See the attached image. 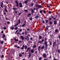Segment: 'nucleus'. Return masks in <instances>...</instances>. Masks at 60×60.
<instances>
[{
    "label": "nucleus",
    "instance_id": "obj_3",
    "mask_svg": "<svg viewBox=\"0 0 60 60\" xmlns=\"http://www.w3.org/2000/svg\"><path fill=\"white\" fill-rule=\"evenodd\" d=\"M43 56L44 58H46L47 57V56H46V54L44 53L43 55Z\"/></svg>",
    "mask_w": 60,
    "mask_h": 60
},
{
    "label": "nucleus",
    "instance_id": "obj_30",
    "mask_svg": "<svg viewBox=\"0 0 60 60\" xmlns=\"http://www.w3.org/2000/svg\"><path fill=\"white\" fill-rule=\"evenodd\" d=\"M31 7L33 6H34V3H32L31 4Z\"/></svg>",
    "mask_w": 60,
    "mask_h": 60
},
{
    "label": "nucleus",
    "instance_id": "obj_29",
    "mask_svg": "<svg viewBox=\"0 0 60 60\" xmlns=\"http://www.w3.org/2000/svg\"><path fill=\"white\" fill-rule=\"evenodd\" d=\"M49 24L50 25H51V24H52V22L51 21H49Z\"/></svg>",
    "mask_w": 60,
    "mask_h": 60
},
{
    "label": "nucleus",
    "instance_id": "obj_38",
    "mask_svg": "<svg viewBox=\"0 0 60 60\" xmlns=\"http://www.w3.org/2000/svg\"><path fill=\"white\" fill-rule=\"evenodd\" d=\"M5 37V34H3V36L2 37V38H4Z\"/></svg>",
    "mask_w": 60,
    "mask_h": 60
},
{
    "label": "nucleus",
    "instance_id": "obj_9",
    "mask_svg": "<svg viewBox=\"0 0 60 60\" xmlns=\"http://www.w3.org/2000/svg\"><path fill=\"white\" fill-rule=\"evenodd\" d=\"M29 54L28 55L29 57H31V52H29Z\"/></svg>",
    "mask_w": 60,
    "mask_h": 60
},
{
    "label": "nucleus",
    "instance_id": "obj_35",
    "mask_svg": "<svg viewBox=\"0 0 60 60\" xmlns=\"http://www.w3.org/2000/svg\"><path fill=\"white\" fill-rule=\"evenodd\" d=\"M24 11H25V12H28V11H27L26 10L24 9Z\"/></svg>",
    "mask_w": 60,
    "mask_h": 60
},
{
    "label": "nucleus",
    "instance_id": "obj_46",
    "mask_svg": "<svg viewBox=\"0 0 60 60\" xmlns=\"http://www.w3.org/2000/svg\"><path fill=\"white\" fill-rule=\"evenodd\" d=\"M30 20L31 21H32V20L33 19V18H32L31 17L30 19Z\"/></svg>",
    "mask_w": 60,
    "mask_h": 60
},
{
    "label": "nucleus",
    "instance_id": "obj_50",
    "mask_svg": "<svg viewBox=\"0 0 60 60\" xmlns=\"http://www.w3.org/2000/svg\"><path fill=\"white\" fill-rule=\"evenodd\" d=\"M1 58H3L4 57V55H1Z\"/></svg>",
    "mask_w": 60,
    "mask_h": 60
},
{
    "label": "nucleus",
    "instance_id": "obj_18",
    "mask_svg": "<svg viewBox=\"0 0 60 60\" xmlns=\"http://www.w3.org/2000/svg\"><path fill=\"white\" fill-rule=\"evenodd\" d=\"M24 48L25 49V50H26V49H27V46L26 45H25V46Z\"/></svg>",
    "mask_w": 60,
    "mask_h": 60
},
{
    "label": "nucleus",
    "instance_id": "obj_60",
    "mask_svg": "<svg viewBox=\"0 0 60 60\" xmlns=\"http://www.w3.org/2000/svg\"><path fill=\"white\" fill-rule=\"evenodd\" d=\"M19 4H20V5H22V3H20V2L19 3Z\"/></svg>",
    "mask_w": 60,
    "mask_h": 60
},
{
    "label": "nucleus",
    "instance_id": "obj_11",
    "mask_svg": "<svg viewBox=\"0 0 60 60\" xmlns=\"http://www.w3.org/2000/svg\"><path fill=\"white\" fill-rule=\"evenodd\" d=\"M25 39H26V41H28L29 40V37H27V38H25Z\"/></svg>",
    "mask_w": 60,
    "mask_h": 60
},
{
    "label": "nucleus",
    "instance_id": "obj_40",
    "mask_svg": "<svg viewBox=\"0 0 60 60\" xmlns=\"http://www.w3.org/2000/svg\"><path fill=\"white\" fill-rule=\"evenodd\" d=\"M3 29H4V30H6V29H7L6 27H4Z\"/></svg>",
    "mask_w": 60,
    "mask_h": 60
},
{
    "label": "nucleus",
    "instance_id": "obj_2",
    "mask_svg": "<svg viewBox=\"0 0 60 60\" xmlns=\"http://www.w3.org/2000/svg\"><path fill=\"white\" fill-rule=\"evenodd\" d=\"M15 2L16 4V7H18L19 6V2H18V1H17V0H15Z\"/></svg>",
    "mask_w": 60,
    "mask_h": 60
},
{
    "label": "nucleus",
    "instance_id": "obj_43",
    "mask_svg": "<svg viewBox=\"0 0 60 60\" xmlns=\"http://www.w3.org/2000/svg\"><path fill=\"white\" fill-rule=\"evenodd\" d=\"M7 24H8V25L10 23V22L9 21H8L7 22Z\"/></svg>",
    "mask_w": 60,
    "mask_h": 60
},
{
    "label": "nucleus",
    "instance_id": "obj_64",
    "mask_svg": "<svg viewBox=\"0 0 60 60\" xmlns=\"http://www.w3.org/2000/svg\"><path fill=\"white\" fill-rule=\"evenodd\" d=\"M45 41H47V38H45Z\"/></svg>",
    "mask_w": 60,
    "mask_h": 60
},
{
    "label": "nucleus",
    "instance_id": "obj_52",
    "mask_svg": "<svg viewBox=\"0 0 60 60\" xmlns=\"http://www.w3.org/2000/svg\"><path fill=\"white\" fill-rule=\"evenodd\" d=\"M42 36L43 37L42 38H44V36H45V35H44V34H43L42 35Z\"/></svg>",
    "mask_w": 60,
    "mask_h": 60
},
{
    "label": "nucleus",
    "instance_id": "obj_62",
    "mask_svg": "<svg viewBox=\"0 0 60 60\" xmlns=\"http://www.w3.org/2000/svg\"><path fill=\"white\" fill-rule=\"evenodd\" d=\"M19 32H22V30L21 29L19 30Z\"/></svg>",
    "mask_w": 60,
    "mask_h": 60
},
{
    "label": "nucleus",
    "instance_id": "obj_58",
    "mask_svg": "<svg viewBox=\"0 0 60 60\" xmlns=\"http://www.w3.org/2000/svg\"><path fill=\"white\" fill-rule=\"evenodd\" d=\"M33 10L34 11H35V10H36V8H33Z\"/></svg>",
    "mask_w": 60,
    "mask_h": 60
},
{
    "label": "nucleus",
    "instance_id": "obj_36",
    "mask_svg": "<svg viewBox=\"0 0 60 60\" xmlns=\"http://www.w3.org/2000/svg\"><path fill=\"white\" fill-rule=\"evenodd\" d=\"M49 20H50V21H51V20L52 19V18L50 17L49 18Z\"/></svg>",
    "mask_w": 60,
    "mask_h": 60
},
{
    "label": "nucleus",
    "instance_id": "obj_41",
    "mask_svg": "<svg viewBox=\"0 0 60 60\" xmlns=\"http://www.w3.org/2000/svg\"><path fill=\"white\" fill-rule=\"evenodd\" d=\"M38 42L39 43H41V42H42V41H39Z\"/></svg>",
    "mask_w": 60,
    "mask_h": 60
},
{
    "label": "nucleus",
    "instance_id": "obj_13",
    "mask_svg": "<svg viewBox=\"0 0 60 60\" xmlns=\"http://www.w3.org/2000/svg\"><path fill=\"white\" fill-rule=\"evenodd\" d=\"M57 23V21H55L54 22V24H55V25H56V24Z\"/></svg>",
    "mask_w": 60,
    "mask_h": 60
},
{
    "label": "nucleus",
    "instance_id": "obj_19",
    "mask_svg": "<svg viewBox=\"0 0 60 60\" xmlns=\"http://www.w3.org/2000/svg\"><path fill=\"white\" fill-rule=\"evenodd\" d=\"M30 47H28L27 48V50L26 51V52H28V50L30 49Z\"/></svg>",
    "mask_w": 60,
    "mask_h": 60
},
{
    "label": "nucleus",
    "instance_id": "obj_7",
    "mask_svg": "<svg viewBox=\"0 0 60 60\" xmlns=\"http://www.w3.org/2000/svg\"><path fill=\"white\" fill-rule=\"evenodd\" d=\"M58 32V30L57 29H56L55 30V32L56 33H57Z\"/></svg>",
    "mask_w": 60,
    "mask_h": 60
},
{
    "label": "nucleus",
    "instance_id": "obj_34",
    "mask_svg": "<svg viewBox=\"0 0 60 60\" xmlns=\"http://www.w3.org/2000/svg\"><path fill=\"white\" fill-rule=\"evenodd\" d=\"M47 6L48 8H49L50 7V6L49 5V4H47Z\"/></svg>",
    "mask_w": 60,
    "mask_h": 60
},
{
    "label": "nucleus",
    "instance_id": "obj_56",
    "mask_svg": "<svg viewBox=\"0 0 60 60\" xmlns=\"http://www.w3.org/2000/svg\"><path fill=\"white\" fill-rule=\"evenodd\" d=\"M1 4L2 5H3V1H1Z\"/></svg>",
    "mask_w": 60,
    "mask_h": 60
},
{
    "label": "nucleus",
    "instance_id": "obj_22",
    "mask_svg": "<svg viewBox=\"0 0 60 60\" xmlns=\"http://www.w3.org/2000/svg\"><path fill=\"white\" fill-rule=\"evenodd\" d=\"M38 8H41V6L40 5H38Z\"/></svg>",
    "mask_w": 60,
    "mask_h": 60
},
{
    "label": "nucleus",
    "instance_id": "obj_24",
    "mask_svg": "<svg viewBox=\"0 0 60 60\" xmlns=\"http://www.w3.org/2000/svg\"><path fill=\"white\" fill-rule=\"evenodd\" d=\"M14 39L15 40V41H19V40L18 39H17L15 38Z\"/></svg>",
    "mask_w": 60,
    "mask_h": 60
},
{
    "label": "nucleus",
    "instance_id": "obj_21",
    "mask_svg": "<svg viewBox=\"0 0 60 60\" xmlns=\"http://www.w3.org/2000/svg\"><path fill=\"white\" fill-rule=\"evenodd\" d=\"M49 44H50V46L51 45H52V42L49 41Z\"/></svg>",
    "mask_w": 60,
    "mask_h": 60
},
{
    "label": "nucleus",
    "instance_id": "obj_14",
    "mask_svg": "<svg viewBox=\"0 0 60 60\" xmlns=\"http://www.w3.org/2000/svg\"><path fill=\"white\" fill-rule=\"evenodd\" d=\"M3 14L4 15H5V16H6V13L4 12V11H3Z\"/></svg>",
    "mask_w": 60,
    "mask_h": 60
},
{
    "label": "nucleus",
    "instance_id": "obj_63",
    "mask_svg": "<svg viewBox=\"0 0 60 60\" xmlns=\"http://www.w3.org/2000/svg\"><path fill=\"white\" fill-rule=\"evenodd\" d=\"M17 28H18V27H16L15 28V30H17Z\"/></svg>",
    "mask_w": 60,
    "mask_h": 60
},
{
    "label": "nucleus",
    "instance_id": "obj_25",
    "mask_svg": "<svg viewBox=\"0 0 60 60\" xmlns=\"http://www.w3.org/2000/svg\"><path fill=\"white\" fill-rule=\"evenodd\" d=\"M39 40H41L42 38V36H39Z\"/></svg>",
    "mask_w": 60,
    "mask_h": 60
},
{
    "label": "nucleus",
    "instance_id": "obj_33",
    "mask_svg": "<svg viewBox=\"0 0 60 60\" xmlns=\"http://www.w3.org/2000/svg\"><path fill=\"white\" fill-rule=\"evenodd\" d=\"M49 26H47L46 27V30H48L49 29Z\"/></svg>",
    "mask_w": 60,
    "mask_h": 60
},
{
    "label": "nucleus",
    "instance_id": "obj_59",
    "mask_svg": "<svg viewBox=\"0 0 60 60\" xmlns=\"http://www.w3.org/2000/svg\"><path fill=\"white\" fill-rule=\"evenodd\" d=\"M0 6L1 7H2V8H3V5H2V4H0Z\"/></svg>",
    "mask_w": 60,
    "mask_h": 60
},
{
    "label": "nucleus",
    "instance_id": "obj_16",
    "mask_svg": "<svg viewBox=\"0 0 60 60\" xmlns=\"http://www.w3.org/2000/svg\"><path fill=\"white\" fill-rule=\"evenodd\" d=\"M44 48H45V47L44 46H42V47H41V49L42 50L43 49H44Z\"/></svg>",
    "mask_w": 60,
    "mask_h": 60
},
{
    "label": "nucleus",
    "instance_id": "obj_32",
    "mask_svg": "<svg viewBox=\"0 0 60 60\" xmlns=\"http://www.w3.org/2000/svg\"><path fill=\"white\" fill-rule=\"evenodd\" d=\"M52 18L54 20H56V18L53 17V16H52Z\"/></svg>",
    "mask_w": 60,
    "mask_h": 60
},
{
    "label": "nucleus",
    "instance_id": "obj_49",
    "mask_svg": "<svg viewBox=\"0 0 60 60\" xmlns=\"http://www.w3.org/2000/svg\"><path fill=\"white\" fill-rule=\"evenodd\" d=\"M48 13H49V14H51V12L50 11H48Z\"/></svg>",
    "mask_w": 60,
    "mask_h": 60
},
{
    "label": "nucleus",
    "instance_id": "obj_27",
    "mask_svg": "<svg viewBox=\"0 0 60 60\" xmlns=\"http://www.w3.org/2000/svg\"><path fill=\"white\" fill-rule=\"evenodd\" d=\"M36 47V46L35 45H34L32 47V48H35Z\"/></svg>",
    "mask_w": 60,
    "mask_h": 60
},
{
    "label": "nucleus",
    "instance_id": "obj_10",
    "mask_svg": "<svg viewBox=\"0 0 60 60\" xmlns=\"http://www.w3.org/2000/svg\"><path fill=\"white\" fill-rule=\"evenodd\" d=\"M31 16V14L30 13H29L28 14V15H27V17H30V16Z\"/></svg>",
    "mask_w": 60,
    "mask_h": 60
},
{
    "label": "nucleus",
    "instance_id": "obj_55",
    "mask_svg": "<svg viewBox=\"0 0 60 60\" xmlns=\"http://www.w3.org/2000/svg\"><path fill=\"white\" fill-rule=\"evenodd\" d=\"M42 23H43V24H44V23H45V21L44 20L42 21Z\"/></svg>",
    "mask_w": 60,
    "mask_h": 60
},
{
    "label": "nucleus",
    "instance_id": "obj_20",
    "mask_svg": "<svg viewBox=\"0 0 60 60\" xmlns=\"http://www.w3.org/2000/svg\"><path fill=\"white\" fill-rule=\"evenodd\" d=\"M39 18V16L36 15L35 17V18L36 19H38Z\"/></svg>",
    "mask_w": 60,
    "mask_h": 60
},
{
    "label": "nucleus",
    "instance_id": "obj_6",
    "mask_svg": "<svg viewBox=\"0 0 60 60\" xmlns=\"http://www.w3.org/2000/svg\"><path fill=\"white\" fill-rule=\"evenodd\" d=\"M4 8H5V12H7V13H8V11L7 10V9L5 7Z\"/></svg>",
    "mask_w": 60,
    "mask_h": 60
},
{
    "label": "nucleus",
    "instance_id": "obj_54",
    "mask_svg": "<svg viewBox=\"0 0 60 60\" xmlns=\"http://www.w3.org/2000/svg\"><path fill=\"white\" fill-rule=\"evenodd\" d=\"M22 42V41H19L18 43V44H19L20 43V42Z\"/></svg>",
    "mask_w": 60,
    "mask_h": 60
},
{
    "label": "nucleus",
    "instance_id": "obj_12",
    "mask_svg": "<svg viewBox=\"0 0 60 60\" xmlns=\"http://www.w3.org/2000/svg\"><path fill=\"white\" fill-rule=\"evenodd\" d=\"M20 37H21V38L22 40H24V37H23V36H20Z\"/></svg>",
    "mask_w": 60,
    "mask_h": 60
},
{
    "label": "nucleus",
    "instance_id": "obj_51",
    "mask_svg": "<svg viewBox=\"0 0 60 60\" xmlns=\"http://www.w3.org/2000/svg\"><path fill=\"white\" fill-rule=\"evenodd\" d=\"M42 58L41 57H40V58H39V60H41Z\"/></svg>",
    "mask_w": 60,
    "mask_h": 60
},
{
    "label": "nucleus",
    "instance_id": "obj_61",
    "mask_svg": "<svg viewBox=\"0 0 60 60\" xmlns=\"http://www.w3.org/2000/svg\"><path fill=\"white\" fill-rule=\"evenodd\" d=\"M39 5H38V4H37V5H36V7H38V6Z\"/></svg>",
    "mask_w": 60,
    "mask_h": 60
},
{
    "label": "nucleus",
    "instance_id": "obj_42",
    "mask_svg": "<svg viewBox=\"0 0 60 60\" xmlns=\"http://www.w3.org/2000/svg\"><path fill=\"white\" fill-rule=\"evenodd\" d=\"M34 50H31V53H33L34 52Z\"/></svg>",
    "mask_w": 60,
    "mask_h": 60
},
{
    "label": "nucleus",
    "instance_id": "obj_28",
    "mask_svg": "<svg viewBox=\"0 0 60 60\" xmlns=\"http://www.w3.org/2000/svg\"><path fill=\"white\" fill-rule=\"evenodd\" d=\"M26 24L25 23H24L23 24H22V27H24L26 25Z\"/></svg>",
    "mask_w": 60,
    "mask_h": 60
},
{
    "label": "nucleus",
    "instance_id": "obj_5",
    "mask_svg": "<svg viewBox=\"0 0 60 60\" xmlns=\"http://www.w3.org/2000/svg\"><path fill=\"white\" fill-rule=\"evenodd\" d=\"M56 42H54L52 45L53 48H54V47H55V45H56Z\"/></svg>",
    "mask_w": 60,
    "mask_h": 60
},
{
    "label": "nucleus",
    "instance_id": "obj_45",
    "mask_svg": "<svg viewBox=\"0 0 60 60\" xmlns=\"http://www.w3.org/2000/svg\"><path fill=\"white\" fill-rule=\"evenodd\" d=\"M4 41H2L1 42V44H3V43H4Z\"/></svg>",
    "mask_w": 60,
    "mask_h": 60
},
{
    "label": "nucleus",
    "instance_id": "obj_15",
    "mask_svg": "<svg viewBox=\"0 0 60 60\" xmlns=\"http://www.w3.org/2000/svg\"><path fill=\"white\" fill-rule=\"evenodd\" d=\"M13 10H14L15 11H16V10H18V8H13Z\"/></svg>",
    "mask_w": 60,
    "mask_h": 60
},
{
    "label": "nucleus",
    "instance_id": "obj_23",
    "mask_svg": "<svg viewBox=\"0 0 60 60\" xmlns=\"http://www.w3.org/2000/svg\"><path fill=\"white\" fill-rule=\"evenodd\" d=\"M18 55L19 57H22V55L21 54H18Z\"/></svg>",
    "mask_w": 60,
    "mask_h": 60
},
{
    "label": "nucleus",
    "instance_id": "obj_44",
    "mask_svg": "<svg viewBox=\"0 0 60 60\" xmlns=\"http://www.w3.org/2000/svg\"><path fill=\"white\" fill-rule=\"evenodd\" d=\"M24 3H25V4H26V3H27V1H24Z\"/></svg>",
    "mask_w": 60,
    "mask_h": 60
},
{
    "label": "nucleus",
    "instance_id": "obj_53",
    "mask_svg": "<svg viewBox=\"0 0 60 60\" xmlns=\"http://www.w3.org/2000/svg\"><path fill=\"white\" fill-rule=\"evenodd\" d=\"M24 24H25L26 25V21H24Z\"/></svg>",
    "mask_w": 60,
    "mask_h": 60
},
{
    "label": "nucleus",
    "instance_id": "obj_1",
    "mask_svg": "<svg viewBox=\"0 0 60 60\" xmlns=\"http://www.w3.org/2000/svg\"><path fill=\"white\" fill-rule=\"evenodd\" d=\"M45 49H47V47H48V44H47V42L46 41L45 42Z\"/></svg>",
    "mask_w": 60,
    "mask_h": 60
},
{
    "label": "nucleus",
    "instance_id": "obj_48",
    "mask_svg": "<svg viewBox=\"0 0 60 60\" xmlns=\"http://www.w3.org/2000/svg\"><path fill=\"white\" fill-rule=\"evenodd\" d=\"M8 17H6V20H8Z\"/></svg>",
    "mask_w": 60,
    "mask_h": 60
},
{
    "label": "nucleus",
    "instance_id": "obj_31",
    "mask_svg": "<svg viewBox=\"0 0 60 60\" xmlns=\"http://www.w3.org/2000/svg\"><path fill=\"white\" fill-rule=\"evenodd\" d=\"M10 29H11V30H13L14 29V28H13V27L12 26L11 27Z\"/></svg>",
    "mask_w": 60,
    "mask_h": 60
},
{
    "label": "nucleus",
    "instance_id": "obj_4",
    "mask_svg": "<svg viewBox=\"0 0 60 60\" xmlns=\"http://www.w3.org/2000/svg\"><path fill=\"white\" fill-rule=\"evenodd\" d=\"M18 20V23L16 24V25L17 26H18V25H19V24H20L21 22H20V19H19Z\"/></svg>",
    "mask_w": 60,
    "mask_h": 60
},
{
    "label": "nucleus",
    "instance_id": "obj_26",
    "mask_svg": "<svg viewBox=\"0 0 60 60\" xmlns=\"http://www.w3.org/2000/svg\"><path fill=\"white\" fill-rule=\"evenodd\" d=\"M31 11L33 13H34V11L33 9H31Z\"/></svg>",
    "mask_w": 60,
    "mask_h": 60
},
{
    "label": "nucleus",
    "instance_id": "obj_57",
    "mask_svg": "<svg viewBox=\"0 0 60 60\" xmlns=\"http://www.w3.org/2000/svg\"><path fill=\"white\" fill-rule=\"evenodd\" d=\"M19 7H22V5H20L19 6Z\"/></svg>",
    "mask_w": 60,
    "mask_h": 60
},
{
    "label": "nucleus",
    "instance_id": "obj_47",
    "mask_svg": "<svg viewBox=\"0 0 60 60\" xmlns=\"http://www.w3.org/2000/svg\"><path fill=\"white\" fill-rule=\"evenodd\" d=\"M40 12L41 13H42L43 12L42 11V10L40 11Z\"/></svg>",
    "mask_w": 60,
    "mask_h": 60
},
{
    "label": "nucleus",
    "instance_id": "obj_37",
    "mask_svg": "<svg viewBox=\"0 0 60 60\" xmlns=\"http://www.w3.org/2000/svg\"><path fill=\"white\" fill-rule=\"evenodd\" d=\"M25 34H27V31L25 30Z\"/></svg>",
    "mask_w": 60,
    "mask_h": 60
},
{
    "label": "nucleus",
    "instance_id": "obj_17",
    "mask_svg": "<svg viewBox=\"0 0 60 60\" xmlns=\"http://www.w3.org/2000/svg\"><path fill=\"white\" fill-rule=\"evenodd\" d=\"M40 48H41L40 46H38V51H40V50H41V49H40Z\"/></svg>",
    "mask_w": 60,
    "mask_h": 60
},
{
    "label": "nucleus",
    "instance_id": "obj_8",
    "mask_svg": "<svg viewBox=\"0 0 60 60\" xmlns=\"http://www.w3.org/2000/svg\"><path fill=\"white\" fill-rule=\"evenodd\" d=\"M45 24H46L48 23V22H49V20H45Z\"/></svg>",
    "mask_w": 60,
    "mask_h": 60
},
{
    "label": "nucleus",
    "instance_id": "obj_39",
    "mask_svg": "<svg viewBox=\"0 0 60 60\" xmlns=\"http://www.w3.org/2000/svg\"><path fill=\"white\" fill-rule=\"evenodd\" d=\"M58 52L59 53H60V51L59 49H58Z\"/></svg>",
    "mask_w": 60,
    "mask_h": 60
}]
</instances>
